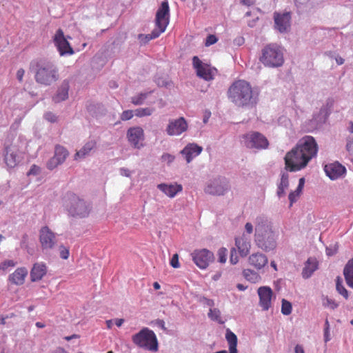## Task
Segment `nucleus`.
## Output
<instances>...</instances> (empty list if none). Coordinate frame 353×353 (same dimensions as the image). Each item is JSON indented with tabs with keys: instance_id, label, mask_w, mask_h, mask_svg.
<instances>
[{
	"instance_id": "nucleus-11",
	"label": "nucleus",
	"mask_w": 353,
	"mask_h": 353,
	"mask_svg": "<svg viewBox=\"0 0 353 353\" xmlns=\"http://www.w3.org/2000/svg\"><path fill=\"white\" fill-rule=\"evenodd\" d=\"M229 182L225 178L217 177L211 181L205 188V193L221 196L223 195L229 189Z\"/></svg>"
},
{
	"instance_id": "nucleus-18",
	"label": "nucleus",
	"mask_w": 353,
	"mask_h": 353,
	"mask_svg": "<svg viewBox=\"0 0 353 353\" xmlns=\"http://www.w3.org/2000/svg\"><path fill=\"white\" fill-rule=\"evenodd\" d=\"M324 170L330 179L335 180L342 176L345 173L346 169L341 163L334 162L325 165Z\"/></svg>"
},
{
	"instance_id": "nucleus-17",
	"label": "nucleus",
	"mask_w": 353,
	"mask_h": 353,
	"mask_svg": "<svg viewBox=\"0 0 353 353\" xmlns=\"http://www.w3.org/2000/svg\"><path fill=\"white\" fill-rule=\"evenodd\" d=\"M257 293L259 297V305L262 307L263 310H268L272 305V297L273 295L272 289L268 286H262L258 289Z\"/></svg>"
},
{
	"instance_id": "nucleus-50",
	"label": "nucleus",
	"mask_w": 353,
	"mask_h": 353,
	"mask_svg": "<svg viewBox=\"0 0 353 353\" xmlns=\"http://www.w3.org/2000/svg\"><path fill=\"white\" fill-rule=\"evenodd\" d=\"M170 265L174 268H179V255L177 254H174L171 260H170Z\"/></svg>"
},
{
	"instance_id": "nucleus-5",
	"label": "nucleus",
	"mask_w": 353,
	"mask_h": 353,
	"mask_svg": "<svg viewBox=\"0 0 353 353\" xmlns=\"http://www.w3.org/2000/svg\"><path fill=\"white\" fill-rule=\"evenodd\" d=\"M35 73V81L41 85H50L59 79V71L52 62L37 63Z\"/></svg>"
},
{
	"instance_id": "nucleus-52",
	"label": "nucleus",
	"mask_w": 353,
	"mask_h": 353,
	"mask_svg": "<svg viewBox=\"0 0 353 353\" xmlns=\"http://www.w3.org/2000/svg\"><path fill=\"white\" fill-rule=\"evenodd\" d=\"M304 184H305V179L304 178H301L299 181V185H298V187L296 188V196H300L302 190H303V186H304Z\"/></svg>"
},
{
	"instance_id": "nucleus-64",
	"label": "nucleus",
	"mask_w": 353,
	"mask_h": 353,
	"mask_svg": "<svg viewBox=\"0 0 353 353\" xmlns=\"http://www.w3.org/2000/svg\"><path fill=\"white\" fill-rule=\"evenodd\" d=\"M157 325L161 327L162 329L165 330V323L163 320H158L157 322Z\"/></svg>"
},
{
	"instance_id": "nucleus-25",
	"label": "nucleus",
	"mask_w": 353,
	"mask_h": 353,
	"mask_svg": "<svg viewBox=\"0 0 353 353\" xmlns=\"http://www.w3.org/2000/svg\"><path fill=\"white\" fill-rule=\"evenodd\" d=\"M46 272L47 268L44 263H37L34 264L30 272L31 281L34 282L41 280L46 275Z\"/></svg>"
},
{
	"instance_id": "nucleus-19",
	"label": "nucleus",
	"mask_w": 353,
	"mask_h": 353,
	"mask_svg": "<svg viewBox=\"0 0 353 353\" xmlns=\"http://www.w3.org/2000/svg\"><path fill=\"white\" fill-rule=\"evenodd\" d=\"M19 148L14 144L6 147L5 162L10 168L15 167L19 163Z\"/></svg>"
},
{
	"instance_id": "nucleus-6",
	"label": "nucleus",
	"mask_w": 353,
	"mask_h": 353,
	"mask_svg": "<svg viewBox=\"0 0 353 353\" xmlns=\"http://www.w3.org/2000/svg\"><path fill=\"white\" fill-rule=\"evenodd\" d=\"M260 61L268 67H279L284 62L283 51L277 44L270 43L263 48Z\"/></svg>"
},
{
	"instance_id": "nucleus-43",
	"label": "nucleus",
	"mask_w": 353,
	"mask_h": 353,
	"mask_svg": "<svg viewBox=\"0 0 353 353\" xmlns=\"http://www.w3.org/2000/svg\"><path fill=\"white\" fill-rule=\"evenodd\" d=\"M61 163L57 161V159L54 157V156L48 161L47 168L49 170H53L57 168Z\"/></svg>"
},
{
	"instance_id": "nucleus-47",
	"label": "nucleus",
	"mask_w": 353,
	"mask_h": 353,
	"mask_svg": "<svg viewBox=\"0 0 353 353\" xmlns=\"http://www.w3.org/2000/svg\"><path fill=\"white\" fill-rule=\"evenodd\" d=\"M40 172H41L40 167L34 164L31 166L30 170L28 171V176H30V175L37 176V175L39 174Z\"/></svg>"
},
{
	"instance_id": "nucleus-21",
	"label": "nucleus",
	"mask_w": 353,
	"mask_h": 353,
	"mask_svg": "<svg viewBox=\"0 0 353 353\" xmlns=\"http://www.w3.org/2000/svg\"><path fill=\"white\" fill-rule=\"evenodd\" d=\"M203 150L201 146L198 145L196 143H188L181 151V154L185 157L187 163L191 162V161L198 155H199Z\"/></svg>"
},
{
	"instance_id": "nucleus-13",
	"label": "nucleus",
	"mask_w": 353,
	"mask_h": 353,
	"mask_svg": "<svg viewBox=\"0 0 353 353\" xmlns=\"http://www.w3.org/2000/svg\"><path fill=\"white\" fill-rule=\"evenodd\" d=\"M53 42L61 56L74 54L72 48L65 37L63 31L61 28L58 29L54 34Z\"/></svg>"
},
{
	"instance_id": "nucleus-15",
	"label": "nucleus",
	"mask_w": 353,
	"mask_h": 353,
	"mask_svg": "<svg viewBox=\"0 0 353 353\" xmlns=\"http://www.w3.org/2000/svg\"><path fill=\"white\" fill-rule=\"evenodd\" d=\"M188 124L185 119L183 117L169 121L166 128V132L170 136H178L187 131Z\"/></svg>"
},
{
	"instance_id": "nucleus-41",
	"label": "nucleus",
	"mask_w": 353,
	"mask_h": 353,
	"mask_svg": "<svg viewBox=\"0 0 353 353\" xmlns=\"http://www.w3.org/2000/svg\"><path fill=\"white\" fill-rule=\"evenodd\" d=\"M323 305L325 307H328L332 310L336 309L339 306V303H336L334 300L330 299L328 297H326L325 299V301L323 302Z\"/></svg>"
},
{
	"instance_id": "nucleus-38",
	"label": "nucleus",
	"mask_w": 353,
	"mask_h": 353,
	"mask_svg": "<svg viewBox=\"0 0 353 353\" xmlns=\"http://www.w3.org/2000/svg\"><path fill=\"white\" fill-rule=\"evenodd\" d=\"M154 112L153 108H140L134 110V116L137 117H143L151 116Z\"/></svg>"
},
{
	"instance_id": "nucleus-16",
	"label": "nucleus",
	"mask_w": 353,
	"mask_h": 353,
	"mask_svg": "<svg viewBox=\"0 0 353 353\" xmlns=\"http://www.w3.org/2000/svg\"><path fill=\"white\" fill-rule=\"evenodd\" d=\"M39 241L43 250L52 249L56 244V235L48 227H42L39 231Z\"/></svg>"
},
{
	"instance_id": "nucleus-28",
	"label": "nucleus",
	"mask_w": 353,
	"mask_h": 353,
	"mask_svg": "<svg viewBox=\"0 0 353 353\" xmlns=\"http://www.w3.org/2000/svg\"><path fill=\"white\" fill-rule=\"evenodd\" d=\"M318 268V261L314 258H309L302 271V276L305 279H307Z\"/></svg>"
},
{
	"instance_id": "nucleus-7",
	"label": "nucleus",
	"mask_w": 353,
	"mask_h": 353,
	"mask_svg": "<svg viewBox=\"0 0 353 353\" xmlns=\"http://www.w3.org/2000/svg\"><path fill=\"white\" fill-rule=\"evenodd\" d=\"M132 341L139 347L151 351H157L158 343L155 334L148 327L143 328L132 336Z\"/></svg>"
},
{
	"instance_id": "nucleus-33",
	"label": "nucleus",
	"mask_w": 353,
	"mask_h": 353,
	"mask_svg": "<svg viewBox=\"0 0 353 353\" xmlns=\"http://www.w3.org/2000/svg\"><path fill=\"white\" fill-rule=\"evenodd\" d=\"M162 33L161 31L155 28L150 34H139V39L142 44H146L150 40L159 37Z\"/></svg>"
},
{
	"instance_id": "nucleus-9",
	"label": "nucleus",
	"mask_w": 353,
	"mask_h": 353,
	"mask_svg": "<svg viewBox=\"0 0 353 353\" xmlns=\"http://www.w3.org/2000/svg\"><path fill=\"white\" fill-rule=\"evenodd\" d=\"M245 145L248 148L265 149L269 142L266 137L258 132H250L243 136Z\"/></svg>"
},
{
	"instance_id": "nucleus-27",
	"label": "nucleus",
	"mask_w": 353,
	"mask_h": 353,
	"mask_svg": "<svg viewBox=\"0 0 353 353\" xmlns=\"http://www.w3.org/2000/svg\"><path fill=\"white\" fill-rule=\"evenodd\" d=\"M235 245L241 256H245L248 254L250 249V243L246 238L244 236L236 238Z\"/></svg>"
},
{
	"instance_id": "nucleus-23",
	"label": "nucleus",
	"mask_w": 353,
	"mask_h": 353,
	"mask_svg": "<svg viewBox=\"0 0 353 353\" xmlns=\"http://www.w3.org/2000/svg\"><path fill=\"white\" fill-rule=\"evenodd\" d=\"M248 262L251 266L256 270H261L268 263V258L265 254L256 252L249 256Z\"/></svg>"
},
{
	"instance_id": "nucleus-57",
	"label": "nucleus",
	"mask_w": 353,
	"mask_h": 353,
	"mask_svg": "<svg viewBox=\"0 0 353 353\" xmlns=\"http://www.w3.org/2000/svg\"><path fill=\"white\" fill-rule=\"evenodd\" d=\"M245 230L248 234H252L254 231L253 225L251 223H247L245 225Z\"/></svg>"
},
{
	"instance_id": "nucleus-46",
	"label": "nucleus",
	"mask_w": 353,
	"mask_h": 353,
	"mask_svg": "<svg viewBox=\"0 0 353 353\" xmlns=\"http://www.w3.org/2000/svg\"><path fill=\"white\" fill-rule=\"evenodd\" d=\"M218 39L215 35L209 34L205 39V46H210L211 45L216 43Z\"/></svg>"
},
{
	"instance_id": "nucleus-45",
	"label": "nucleus",
	"mask_w": 353,
	"mask_h": 353,
	"mask_svg": "<svg viewBox=\"0 0 353 353\" xmlns=\"http://www.w3.org/2000/svg\"><path fill=\"white\" fill-rule=\"evenodd\" d=\"M324 339L325 342L327 343L330 340V323L328 319H326L325 321V328H324Z\"/></svg>"
},
{
	"instance_id": "nucleus-61",
	"label": "nucleus",
	"mask_w": 353,
	"mask_h": 353,
	"mask_svg": "<svg viewBox=\"0 0 353 353\" xmlns=\"http://www.w3.org/2000/svg\"><path fill=\"white\" fill-rule=\"evenodd\" d=\"M79 335L76 334H72V335H71V336H65V337H64V339H65V340H66V341H70V340H72V339H79Z\"/></svg>"
},
{
	"instance_id": "nucleus-12",
	"label": "nucleus",
	"mask_w": 353,
	"mask_h": 353,
	"mask_svg": "<svg viewBox=\"0 0 353 353\" xmlns=\"http://www.w3.org/2000/svg\"><path fill=\"white\" fill-rule=\"evenodd\" d=\"M192 259L197 267L205 269L214 261V254L207 250H195L191 253Z\"/></svg>"
},
{
	"instance_id": "nucleus-4",
	"label": "nucleus",
	"mask_w": 353,
	"mask_h": 353,
	"mask_svg": "<svg viewBox=\"0 0 353 353\" xmlns=\"http://www.w3.org/2000/svg\"><path fill=\"white\" fill-rule=\"evenodd\" d=\"M63 201L67 211L74 217L85 218L90 212V205L74 193H68Z\"/></svg>"
},
{
	"instance_id": "nucleus-36",
	"label": "nucleus",
	"mask_w": 353,
	"mask_h": 353,
	"mask_svg": "<svg viewBox=\"0 0 353 353\" xmlns=\"http://www.w3.org/2000/svg\"><path fill=\"white\" fill-rule=\"evenodd\" d=\"M336 290L345 299H348V297H349L348 291L343 286L342 279L339 276H337L336 279Z\"/></svg>"
},
{
	"instance_id": "nucleus-31",
	"label": "nucleus",
	"mask_w": 353,
	"mask_h": 353,
	"mask_svg": "<svg viewBox=\"0 0 353 353\" xmlns=\"http://www.w3.org/2000/svg\"><path fill=\"white\" fill-rule=\"evenodd\" d=\"M289 186V174L287 172H283L281 176V181L278 186L277 194L279 197L285 195V190Z\"/></svg>"
},
{
	"instance_id": "nucleus-8",
	"label": "nucleus",
	"mask_w": 353,
	"mask_h": 353,
	"mask_svg": "<svg viewBox=\"0 0 353 353\" xmlns=\"http://www.w3.org/2000/svg\"><path fill=\"white\" fill-rule=\"evenodd\" d=\"M192 65L196 70V75L205 81L214 79L217 73V70L215 68L203 63L196 56L192 58Z\"/></svg>"
},
{
	"instance_id": "nucleus-2",
	"label": "nucleus",
	"mask_w": 353,
	"mask_h": 353,
	"mask_svg": "<svg viewBox=\"0 0 353 353\" xmlns=\"http://www.w3.org/2000/svg\"><path fill=\"white\" fill-rule=\"evenodd\" d=\"M254 224L256 245L265 252L273 250L276 247V236L272 223L267 217L261 215L256 218Z\"/></svg>"
},
{
	"instance_id": "nucleus-51",
	"label": "nucleus",
	"mask_w": 353,
	"mask_h": 353,
	"mask_svg": "<svg viewBox=\"0 0 353 353\" xmlns=\"http://www.w3.org/2000/svg\"><path fill=\"white\" fill-rule=\"evenodd\" d=\"M230 260L231 263H232V264H236L239 261L238 256H237L236 251L235 248H232L231 250Z\"/></svg>"
},
{
	"instance_id": "nucleus-59",
	"label": "nucleus",
	"mask_w": 353,
	"mask_h": 353,
	"mask_svg": "<svg viewBox=\"0 0 353 353\" xmlns=\"http://www.w3.org/2000/svg\"><path fill=\"white\" fill-rule=\"evenodd\" d=\"M337 249L334 248V250H332L330 248H326V253L328 256H332L336 253Z\"/></svg>"
},
{
	"instance_id": "nucleus-44",
	"label": "nucleus",
	"mask_w": 353,
	"mask_h": 353,
	"mask_svg": "<svg viewBox=\"0 0 353 353\" xmlns=\"http://www.w3.org/2000/svg\"><path fill=\"white\" fill-rule=\"evenodd\" d=\"M60 257L63 259H68L70 255L69 249L63 245L59 247Z\"/></svg>"
},
{
	"instance_id": "nucleus-39",
	"label": "nucleus",
	"mask_w": 353,
	"mask_h": 353,
	"mask_svg": "<svg viewBox=\"0 0 353 353\" xmlns=\"http://www.w3.org/2000/svg\"><path fill=\"white\" fill-rule=\"evenodd\" d=\"M208 316L214 321L219 323H223L224 321L221 319V312L218 309H210L208 313Z\"/></svg>"
},
{
	"instance_id": "nucleus-3",
	"label": "nucleus",
	"mask_w": 353,
	"mask_h": 353,
	"mask_svg": "<svg viewBox=\"0 0 353 353\" xmlns=\"http://www.w3.org/2000/svg\"><path fill=\"white\" fill-rule=\"evenodd\" d=\"M256 95L250 84L244 80L235 81L228 91V98L238 106L254 103Z\"/></svg>"
},
{
	"instance_id": "nucleus-48",
	"label": "nucleus",
	"mask_w": 353,
	"mask_h": 353,
	"mask_svg": "<svg viewBox=\"0 0 353 353\" xmlns=\"http://www.w3.org/2000/svg\"><path fill=\"white\" fill-rule=\"evenodd\" d=\"M15 263L12 260H6L0 263V270H5L9 267H14Z\"/></svg>"
},
{
	"instance_id": "nucleus-24",
	"label": "nucleus",
	"mask_w": 353,
	"mask_h": 353,
	"mask_svg": "<svg viewBox=\"0 0 353 353\" xmlns=\"http://www.w3.org/2000/svg\"><path fill=\"white\" fill-rule=\"evenodd\" d=\"M27 275L28 270L26 268H19L9 276V281L13 284L21 285L23 284Z\"/></svg>"
},
{
	"instance_id": "nucleus-40",
	"label": "nucleus",
	"mask_w": 353,
	"mask_h": 353,
	"mask_svg": "<svg viewBox=\"0 0 353 353\" xmlns=\"http://www.w3.org/2000/svg\"><path fill=\"white\" fill-rule=\"evenodd\" d=\"M281 312L284 315H289L292 312V304L285 299L282 300Z\"/></svg>"
},
{
	"instance_id": "nucleus-62",
	"label": "nucleus",
	"mask_w": 353,
	"mask_h": 353,
	"mask_svg": "<svg viewBox=\"0 0 353 353\" xmlns=\"http://www.w3.org/2000/svg\"><path fill=\"white\" fill-rule=\"evenodd\" d=\"M115 324L117 327H120L122 325V324L124 322V320L123 319H116L114 320Z\"/></svg>"
},
{
	"instance_id": "nucleus-20",
	"label": "nucleus",
	"mask_w": 353,
	"mask_h": 353,
	"mask_svg": "<svg viewBox=\"0 0 353 353\" xmlns=\"http://www.w3.org/2000/svg\"><path fill=\"white\" fill-rule=\"evenodd\" d=\"M290 12H284L283 14L274 12V19L275 28L281 32L286 31L290 27Z\"/></svg>"
},
{
	"instance_id": "nucleus-42",
	"label": "nucleus",
	"mask_w": 353,
	"mask_h": 353,
	"mask_svg": "<svg viewBox=\"0 0 353 353\" xmlns=\"http://www.w3.org/2000/svg\"><path fill=\"white\" fill-rule=\"evenodd\" d=\"M134 115V110H128L123 111L121 114V119L122 121H128L131 119Z\"/></svg>"
},
{
	"instance_id": "nucleus-30",
	"label": "nucleus",
	"mask_w": 353,
	"mask_h": 353,
	"mask_svg": "<svg viewBox=\"0 0 353 353\" xmlns=\"http://www.w3.org/2000/svg\"><path fill=\"white\" fill-rule=\"evenodd\" d=\"M347 285L353 289V259L349 260L343 269Z\"/></svg>"
},
{
	"instance_id": "nucleus-32",
	"label": "nucleus",
	"mask_w": 353,
	"mask_h": 353,
	"mask_svg": "<svg viewBox=\"0 0 353 353\" xmlns=\"http://www.w3.org/2000/svg\"><path fill=\"white\" fill-rule=\"evenodd\" d=\"M226 339L229 344L230 353H238L236 345H237V337L236 336L229 330H227L225 334Z\"/></svg>"
},
{
	"instance_id": "nucleus-10",
	"label": "nucleus",
	"mask_w": 353,
	"mask_h": 353,
	"mask_svg": "<svg viewBox=\"0 0 353 353\" xmlns=\"http://www.w3.org/2000/svg\"><path fill=\"white\" fill-rule=\"evenodd\" d=\"M170 21V8L168 1L161 3L155 16L156 28L164 32Z\"/></svg>"
},
{
	"instance_id": "nucleus-22",
	"label": "nucleus",
	"mask_w": 353,
	"mask_h": 353,
	"mask_svg": "<svg viewBox=\"0 0 353 353\" xmlns=\"http://www.w3.org/2000/svg\"><path fill=\"white\" fill-rule=\"evenodd\" d=\"M157 188L170 198L174 197L177 193L181 192L183 190L182 185L176 183L170 184L161 183L157 185Z\"/></svg>"
},
{
	"instance_id": "nucleus-49",
	"label": "nucleus",
	"mask_w": 353,
	"mask_h": 353,
	"mask_svg": "<svg viewBox=\"0 0 353 353\" xmlns=\"http://www.w3.org/2000/svg\"><path fill=\"white\" fill-rule=\"evenodd\" d=\"M44 118H45V119H46L47 121H48L51 123H54V122L57 121V117L54 113H52L51 112H46L44 114Z\"/></svg>"
},
{
	"instance_id": "nucleus-58",
	"label": "nucleus",
	"mask_w": 353,
	"mask_h": 353,
	"mask_svg": "<svg viewBox=\"0 0 353 353\" xmlns=\"http://www.w3.org/2000/svg\"><path fill=\"white\" fill-rule=\"evenodd\" d=\"M120 171V174L122 175V176H125L126 177H130V171L127 169V168H120L119 170Z\"/></svg>"
},
{
	"instance_id": "nucleus-53",
	"label": "nucleus",
	"mask_w": 353,
	"mask_h": 353,
	"mask_svg": "<svg viewBox=\"0 0 353 353\" xmlns=\"http://www.w3.org/2000/svg\"><path fill=\"white\" fill-rule=\"evenodd\" d=\"M226 251L227 250H226L225 248H222L219 252V261L221 263H225V261H226V257H225V252H226Z\"/></svg>"
},
{
	"instance_id": "nucleus-54",
	"label": "nucleus",
	"mask_w": 353,
	"mask_h": 353,
	"mask_svg": "<svg viewBox=\"0 0 353 353\" xmlns=\"http://www.w3.org/2000/svg\"><path fill=\"white\" fill-rule=\"evenodd\" d=\"M296 191H294L290 193L289 194V200L290 201V205H292V203L295 201H296L297 199L299 197V196H296Z\"/></svg>"
},
{
	"instance_id": "nucleus-56",
	"label": "nucleus",
	"mask_w": 353,
	"mask_h": 353,
	"mask_svg": "<svg viewBox=\"0 0 353 353\" xmlns=\"http://www.w3.org/2000/svg\"><path fill=\"white\" fill-rule=\"evenodd\" d=\"M346 149L350 153H353V137L348 139L346 144Z\"/></svg>"
},
{
	"instance_id": "nucleus-26",
	"label": "nucleus",
	"mask_w": 353,
	"mask_h": 353,
	"mask_svg": "<svg viewBox=\"0 0 353 353\" xmlns=\"http://www.w3.org/2000/svg\"><path fill=\"white\" fill-rule=\"evenodd\" d=\"M69 88V81L68 80L63 81L58 88L57 94L53 97V101L55 103H59L67 99L68 97Z\"/></svg>"
},
{
	"instance_id": "nucleus-35",
	"label": "nucleus",
	"mask_w": 353,
	"mask_h": 353,
	"mask_svg": "<svg viewBox=\"0 0 353 353\" xmlns=\"http://www.w3.org/2000/svg\"><path fill=\"white\" fill-rule=\"evenodd\" d=\"M243 275L246 280L252 283H255L261 280L260 275L257 272L250 269L244 270L243 272Z\"/></svg>"
},
{
	"instance_id": "nucleus-29",
	"label": "nucleus",
	"mask_w": 353,
	"mask_h": 353,
	"mask_svg": "<svg viewBox=\"0 0 353 353\" xmlns=\"http://www.w3.org/2000/svg\"><path fill=\"white\" fill-rule=\"evenodd\" d=\"M96 145L97 143L95 141H88L80 150L76 152L74 159L78 160L85 157L96 147Z\"/></svg>"
},
{
	"instance_id": "nucleus-34",
	"label": "nucleus",
	"mask_w": 353,
	"mask_h": 353,
	"mask_svg": "<svg viewBox=\"0 0 353 353\" xmlns=\"http://www.w3.org/2000/svg\"><path fill=\"white\" fill-rule=\"evenodd\" d=\"M68 156V152L65 148L61 145L56 146L54 157L57 159L61 164L65 161Z\"/></svg>"
},
{
	"instance_id": "nucleus-60",
	"label": "nucleus",
	"mask_w": 353,
	"mask_h": 353,
	"mask_svg": "<svg viewBox=\"0 0 353 353\" xmlns=\"http://www.w3.org/2000/svg\"><path fill=\"white\" fill-rule=\"evenodd\" d=\"M295 353H304V350L302 346L296 345L294 348Z\"/></svg>"
},
{
	"instance_id": "nucleus-37",
	"label": "nucleus",
	"mask_w": 353,
	"mask_h": 353,
	"mask_svg": "<svg viewBox=\"0 0 353 353\" xmlns=\"http://www.w3.org/2000/svg\"><path fill=\"white\" fill-rule=\"evenodd\" d=\"M152 92H141L131 98V102L135 105H142L148 96Z\"/></svg>"
},
{
	"instance_id": "nucleus-63",
	"label": "nucleus",
	"mask_w": 353,
	"mask_h": 353,
	"mask_svg": "<svg viewBox=\"0 0 353 353\" xmlns=\"http://www.w3.org/2000/svg\"><path fill=\"white\" fill-rule=\"evenodd\" d=\"M241 2L244 5L250 6L253 3V0H241Z\"/></svg>"
},
{
	"instance_id": "nucleus-55",
	"label": "nucleus",
	"mask_w": 353,
	"mask_h": 353,
	"mask_svg": "<svg viewBox=\"0 0 353 353\" xmlns=\"http://www.w3.org/2000/svg\"><path fill=\"white\" fill-rule=\"evenodd\" d=\"M25 70L23 68H20L17 72V78L19 82L23 81Z\"/></svg>"
},
{
	"instance_id": "nucleus-14",
	"label": "nucleus",
	"mask_w": 353,
	"mask_h": 353,
	"mask_svg": "<svg viewBox=\"0 0 353 353\" xmlns=\"http://www.w3.org/2000/svg\"><path fill=\"white\" fill-rule=\"evenodd\" d=\"M126 135L128 142L134 148L140 149L143 146L144 131L142 128L131 127L128 130Z\"/></svg>"
},
{
	"instance_id": "nucleus-1",
	"label": "nucleus",
	"mask_w": 353,
	"mask_h": 353,
	"mask_svg": "<svg viewBox=\"0 0 353 353\" xmlns=\"http://www.w3.org/2000/svg\"><path fill=\"white\" fill-rule=\"evenodd\" d=\"M318 145L312 136L301 138L296 145L285 157V169L296 172L305 168L308 163L316 156Z\"/></svg>"
}]
</instances>
